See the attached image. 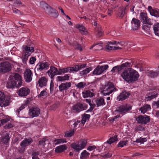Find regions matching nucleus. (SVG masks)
Listing matches in <instances>:
<instances>
[{
    "instance_id": "obj_1",
    "label": "nucleus",
    "mask_w": 159,
    "mask_h": 159,
    "mask_svg": "<svg viewBox=\"0 0 159 159\" xmlns=\"http://www.w3.org/2000/svg\"><path fill=\"white\" fill-rule=\"evenodd\" d=\"M122 78L128 83L134 82L138 80L139 76L138 72L131 68H127L121 74Z\"/></svg>"
},
{
    "instance_id": "obj_2",
    "label": "nucleus",
    "mask_w": 159,
    "mask_h": 159,
    "mask_svg": "<svg viewBox=\"0 0 159 159\" xmlns=\"http://www.w3.org/2000/svg\"><path fill=\"white\" fill-rule=\"evenodd\" d=\"M49 64L48 62L39 61L34 68L35 75L38 76L45 72L49 67Z\"/></svg>"
},
{
    "instance_id": "obj_3",
    "label": "nucleus",
    "mask_w": 159,
    "mask_h": 159,
    "mask_svg": "<svg viewBox=\"0 0 159 159\" xmlns=\"http://www.w3.org/2000/svg\"><path fill=\"white\" fill-rule=\"evenodd\" d=\"M116 91V89L115 87L113 84L108 82L105 84L103 90L102 91V93L105 96L109 95L113 92Z\"/></svg>"
},
{
    "instance_id": "obj_4",
    "label": "nucleus",
    "mask_w": 159,
    "mask_h": 159,
    "mask_svg": "<svg viewBox=\"0 0 159 159\" xmlns=\"http://www.w3.org/2000/svg\"><path fill=\"white\" fill-rule=\"evenodd\" d=\"M87 143V141L85 139H81L78 143H72L71 145V147L74 151L79 152L84 148Z\"/></svg>"
},
{
    "instance_id": "obj_5",
    "label": "nucleus",
    "mask_w": 159,
    "mask_h": 159,
    "mask_svg": "<svg viewBox=\"0 0 159 159\" xmlns=\"http://www.w3.org/2000/svg\"><path fill=\"white\" fill-rule=\"evenodd\" d=\"M131 109V107L127 104L122 105L118 107L114 111L115 115L118 113L119 115L122 114V116L128 112Z\"/></svg>"
},
{
    "instance_id": "obj_6",
    "label": "nucleus",
    "mask_w": 159,
    "mask_h": 159,
    "mask_svg": "<svg viewBox=\"0 0 159 159\" xmlns=\"http://www.w3.org/2000/svg\"><path fill=\"white\" fill-rule=\"evenodd\" d=\"M44 8L45 10L46 9V11L50 17L56 18L58 16L57 11L53 9L46 3H45L44 5Z\"/></svg>"
},
{
    "instance_id": "obj_7",
    "label": "nucleus",
    "mask_w": 159,
    "mask_h": 159,
    "mask_svg": "<svg viewBox=\"0 0 159 159\" xmlns=\"http://www.w3.org/2000/svg\"><path fill=\"white\" fill-rule=\"evenodd\" d=\"M22 54L30 56L34 51V48L31 44L24 45L22 47Z\"/></svg>"
},
{
    "instance_id": "obj_8",
    "label": "nucleus",
    "mask_w": 159,
    "mask_h": 159,
    "mask_svg": "<svg viewBox=\"0 0 159 159\" xmlns=\"http://www.w3.org/2000/svg\"><path fill=\"white\" fill-rule=\"evenodd\" d=\"M11 78L13 81L16 83L18 87H20L22 85V79L21 75L18 73H13L11 75Z\"/></svg>"
},
{
    "instance_id": "obj_9",
    "label": "nucleus",
    "mask_w": 159,
    "mask_h": 159,
    "mask_svg": "<svg viewBox=\"0 0 159 159\" xmlns=\"http://www.w3.org/2000/svg\"><path fill=\"white\" fill-rule=\"evenodd\" d=\"M88 107V105L83 103H78L73 107V109L77 112L85 110Z\"/></svg>"
},
{
    "instance_id": "obj_10",
    "label": "nucleus",
    "mask_w": 159,
    "mask_h": 159,
    "mask_svg": "<svg viewBox=\"0 0 159 159\" xmlns=\"http://www.w3.org/2000/svg\"><path fill=\"white\" fill-rule=\"evenodd\" d=\"M136 120L138 123L146 125L149 122L150 118L146 115H140L136 118Z\"/></svg>"
},
{
    "instance_id": "obj_11",
    "label": "nucleus",
    "mask_w": 159,
    "mask_h": 159,
    "mask_svg": "<svg viewBox=\"0 0 159 159\" xmlns=\"http://www.w3.org/2000/svg\"><path fill=\"white\" fill-rule=\"evenodd\" d=\"M11 68V64L5 61L0 64V72H6L10 71Z\"/></svg>"
},
{
    "instance_id": "obj_12",
    "label": "nucleus",
    "mask_w": 159,
    "mask_h": 159,
    "mask_svg": "<svg viewBox=\"0 0 159 159\" xmlns=\"http://www.w3.org/2000/svg\"><path fill=\"white\" fill-rule=\"evenodd\" d=\"M108 67L107 65L101 66H98L93 72V75H99L101 74Z\"/></svg>"
},
{
    "instance_id": "obj_13",
    "label": "nucleus",
    "mask_w": 159,
    "mask_h": 159,
    "mask_svg": "<svg viewBox=\"0 0 159 159\" xmlns=\"http://www.w3.org/2000/svg\"><path fill=\"white\" fill-rule=\"evenodd\" d=\"M140 19L143 24H147L152 25L151 20L148 18L147 14L144 12H142L140 15Z\"/></svg>"
},
{
    "instance_id": "obj_14",
    "label": "nucleus",
    "mask_w": 159,
    "mask_h": 159,
    "mask_svg": "<svg viewBox=\"0 0 159 159\" xmlns=\"http://www.w3.org/2000/svg\"><path fill=\"white\" fill-rule=\"evenodd\" d=\"M40 109L38 107H32L29 110V115L32 118L38 116L40 114Z\"/></svg>"
},
{
    "instance_id": "obj_15",
    "label": "nucleus",
    "mask_w": 159,
    "mask_h": 159,
    "mask_svg": "<svg viewBox=\"0 0 159 159\" xmlns=\"http://www.w3.org/2000/svg\"><path fill=\"white\" fill-rule=\"evenodd\" d=\"M130 93L125 90L123 91L117 97V99L119 101H123L129 97Z\"/></svg>"
},
{
    "instance_id": "obj_16",
    "label": "nucleus",
    "mask_w": 159,
    "mask_h": 159,
    "mask_svg": "<svg viewBox=\"0 0 159 159\" xmlns=\"http://www.w3.org/2000/svg\"><path fill=\"white\" fill-rule=\"evenodd\" d=\"M11 97L9 96L5 95L0 101L1 107H6L8 106L10 103Z\"/></svg>"
},
{
    "instance_id": "obj_17",
    "label": "nucleus",
    "mask_w": 159,
    "mask_h": 159,
    "mask_svg": "<svg viewBox=\"0 0 159 159\" xmlns=\"http://www.w3.org/2000/svg\"><path fill=\"white\" fill-rule=\"evenodd\" d=\"M47 73L51 79L53 78L55 75H60L61 74L58 73V70L57 68L52 66L50 67V69L48 70Z\"/></svg>"
},
{
    "instance_id": "obj_18",
    "label": "nucleus",
    "mask_w": 159,
    "mask_h": 159,
    "mask_svg": "<svg viewBox=\"0 0 159 159\" xmlns=\"http://www.w3.org/2000/svg\"><path fill=\"white\" fill-rule=\"evenodd\" d=\"M30 93V90L27 87H22L20 88L17 92L18 94L20 97L27 96Z\"/></svg>"
},
{
    "instance_id": "obj_19",
    "label": "nucleus",
    "mask_w": 159,
    "mask_h": 159,
    "mask_svg": "<svg viewBox=\"0 0 159 159\" xmlns=\"http://www.w3.org/2000/svg\"><path fill=\"white\" fill-rule=\"evenodd\" d=\"M24 79L27 82H30L32 79V73L30 69H27L24 75Z\"/></svg>"
},
{
    "instance_id": "obj_20",
    "label": "nucleus",
    "mask_w": 159,
    "mask_h": 159,
    "mask_svg": "<svg viewBox=\"0 0 159 159\" xmlns=\"http://www.w3.org/2000/svg\"><path fill=\"white\" fill-rule=\"evenodd\" d=\"M131 27L134 30H137L140 26V21L134 18L132 19L131 21Z\"/></svg>"
},
{
    "instance_id": "obj_21",
    "label": "nucleus",
    "mask_w": 159,
    "mask_h": 159,
    "mask_svg": "<svg viewBox=\"0 0 159 159\" xmlns=\"http://www.w3.org/2000/svg\"><path fill=\"white\" fill-rule=\"evenodd\" d=\"M148 11L150 15L156 17H159V9H153L151 6H148Z\"/></svg>"
},
{
    "instance_id": "obj_22",
    "label": "nucleus",
    "mask_w": 159,
    "mask_h": 159,
    "mask_svg": "<svg viewBox=\"0 0 159 159\" xmlns=\"http://www.w3.org/2000/svg\"><path fill=\"white\" fill-rule=\"evenodd\" d=\"M93 89L85 90L82 92L83 96L84 98L94 96L95 94L93 93Z\"/></svg>"
},
{
    "instance_id": "obj_23",
    "label": "nucleus",
    "mask_w": 159,
    "mask_h": 159,
    "mask_svg": "<svg viewBox=\"0 0 159 159\" xmlns=\"http://www.w3.org/2000/svg\"><path fill=\"white\" fill-rule=\"evenodd\" d=\"M71 86V83L70 82L61 83L59 86V90L61 92L67 90Z\"/></svg>"
},
{
    "instance_id": "obj_24",
    "label": "nucleus",
    "mask_w": 159,
    "mask_h": 159,
    "mask_svg": "<svg viewBox=\"0 0 159 159\" xmlns=\"http://www.w3.org/2000/svg\"><path fill=\"white\" fill-rule=\"evenodd\" d=\"M158 94V91L156 89L151 90L148 96V100H151L156 98L157 97Z\"/></svg>"
},
{
    "instance_id": "obj_25",
    "label": "nucleus",
    "mask_w": 159,
    "mask_h": 159,
    "mask_svg": "<svg viewBox=\"0 0 159 159\" xmlns=\"http://www.w3.org/2000/svg\"><path fill=\"white\" fill-rule=\"evenodd\" d=\"M118 141V136L117 135H115L111 137L108 140L104 143V146L107 143L109 144L110 145L112 143L117 142Z\"/></svg>"
},
{
    "instance_id": "obj_26",
    "label": "nucleus",
    "mask_w": 159,
    "mask_h": 159,
    "mask_svg": "<svg viewBox=\"0 0 159 159\" xmlns=\"http://www.w3.org/2000/svg\"><path fill=\"white\" fill-rule=\"evenodd\" d=\"M33 142V140L31 138L25 139L23 140L20 143V145L22 148L28 146L30 144Z\"/></svg>"
},
{
    "instance_id": "obj_27",
    "label": "nucleus",
    "mask_w": 159,
    "mask_h": 159,
    "mask_svg": "<svg viewBox=\"0 0 159 159\" xmlns=\"http://www.w3.org/2000/svg\"><path fill=\"white\" fill-rule=\"evenodd\" d=\"M10 78V80L6 84V87L7 88L13 89L15 87H16L17 88L20 87L17 86L16 84V83H15L14 81H13L11 78Z\"/></svg>"
},
{
    "instance_id": "obj_28",
    "label": "nucleus",
    "mask_w": 159,
    "mask_h": 159,
    "mask_svg": "<svg viewBox=\"0 0 159 159\" xmlns=\"http://www.w3.org/2000/svg\"><path fill=\"white\" fill-rule=\"evenodd\" d=\"M97 107L103 106L106 104L104 100L102 97H98L97 98L95 101Z\"/></svg>"
},
{
    "instance_id": "obj_29",
    "label": "nucleus",
    "mask_w": 159,
    "mask_h": 159,
    "mask_svg": "<svg viewBox=\"0 0 159 159\" xmlns=\"http://www.w3.org/2000/svg\"><path fill=\"white\" fill-rule=\"evenodd\" d=\"M76 27L79 29L81 34L84 35H86L88 34V31L85 27L82 25L77 24L76 25Z\"/></svg>"
},
{
    "instance_id": "obj_30",
    "label": "nucleus",
    "mask_w": 159,
    "mask_h": 159,
    "mask_svg": "<svg viewBox=\"0 0 159 159\" xmlns=\"http://www.w3.org/2000/svg\"><path fill=\"white\" fill-rule=\"evenodd\" d=\"M82 118L80 121L81 124H82L83 126L85 124L86 121L89 120L90 117V115L89 114H87L86 113H84L82 115Z\"/></svg>"
},
{
    "instance_id": "obj_31",
    "label": "nucleus",
    "mask_w": 159,
    "mask_h": 159,
    "mask_svg": "<svg viewBox=\"0 0 159 159\" xmlns=\"http://www.w3.org/2000/svg\"><path fill=\"white\" fill-rule=\"evenodd\" d=\"M47 80L45 77H42L39 80L38 83L39 86L41 87L46 85Z\"/></svg>"
},
{
    "instance_id": "obj_32",
    "label": "nucleus",
    "mask_w": 159,
    "mask_h": 159,
    "mask_svg": "<svg viewBox=\"0 0 159 159\" xmlns=\"http://www.w3.org/2000/svg\"><path fill=\"white\" fill-rule=\"evenodd\" d=\"M10 134L8 133H6L2 137V142L5 144H7L10 141Z\"/></svg>"
},
{
    "instance_id": "obj_33",
    "label": "nucleus",
    "mask_w": 159,
    "mask_h": 159,
    "mask_svg": "<svg viewBox=\"0 0 159 159\" xmlns=\"http://www.w3.org/2000/svg\"><path fill=\"white\" fill-rule=\"evenodd\" d=\"M67 147L65 145H62L57 147L55 149L56 152H61L66 150Z\"/></svg>"
},
{
    "instance_id": "obj_34",
    "label": "nucleus",
    "mask_w": 159,
    "mask_h": 159,
    "mask_svg": "<svg viewBox=\"0 0 159 159\" xmlns=\"http://www.w3.org/2000/svg\"><path fill=\"white\" fill-rule=\"evenodd\" d=\"M95 32L96 37L99 38L102 36L103 33L101 27L95 28Z\"/></svg>"
},
{
    "instance_id": "obj_35",
    "label": "nucleus",
    "mask_w": 159,
    "mask_h": 159,
    "mask_svg": "<svg viewBox=\"0 0 159 159\" xmlns=\"http://www.w3.org/2000/svg\"><path fill=\"white\" fill-rule=\"evenodd\" d=\"M69 76L68 75H66L64 76H59L57 77V81L64 82L66 80H69Z\"/></svg>"
},
{
    "instance_id": "obj_36",
    "label": "nucleus",
    "mask_w": 159,
    "mask_h": 159,
    "mask_svg": "<svg viewBox=\"0 0 159 159\" xmlns=\"http://www.w3.org/2000/svg\"><path fill=\"white\" fill-rule=\"evenodd\" d=\"M151 109V107L149 105L146 104L140 108V111L143 114H144L147 111Z\"/></svg>"
},
{
    "instance_id": "obj_37",
    "label": "nucleus",
    "mask_w": 159,
    "mask_h": 159,
    "mask_svg": "<svg viewBox=\"0 0 159 159\" xmlns=\"http://www.w3.org/2000/svg\"><path fill=\"white\" fill-rule=\"evenodd\" d=\"M80 122V121L79 120H72L69 122V124L72 127H73V128H75Z\"/></svg>"
},
{
    "instance_id": "obj_38",
    "label": "nucleus",
    "mask_w": 159,
    "mask_h": 159,
    "mask_svg": "<svg viewBox=\"0 0 159 159\" xmlns=\"http://www.w3.org/2000/svg\"><path fill=\"white\" fill-rule=\"evenodd\" d=\"M125 8H120L119 10V12L117 14V17L119 18H122L125 14Z\"/></svg>"
},
{
    "instance_id": "obj_39",
    "label": "nucleus",
    "mask_w": 159,
    "mask_h": 159,
    "mask_svg": "<svg viewBox=\"0 0 159 159\" xmlns=\"http://www.w3.org/2000/svg\"><path fill=\"white\" fill-rule=\"evenodd\" d=\"M53 143L55 145L59 144L61 143L66 142V139H55L53 141Z\"/></svg>"
},
{
    "instance_id": "obj_40",
    "label": "nucleus",
    "mask_w": 159,
    "mask_h": 159,
    "mask_svg": "<svg viewBox=\"0 0 159 159\" xmlns=\"http://www.w3.org/2000/svg\"><path fill=\"white\" fill-rule=\"evenodd\" d=\"M89 155V152H87L86 150H84L81 154L80 158L81 159H86Z\"/></svg>"
},
{
    "instance_id": "obj_41",
    "label": "nucleus",
    "mask_w": 159,
    "mask_h": 159,
    "mask_svg": "<svg viewBox=\"0 0 159 159\" xmlns=\"http://www.w3.org/2000/svg\"><path fill=\"white\" fill-rule=\"evenodd\" d=\"M148 75L151 77H157L159 74V72H155L151 70L148 72Z\"/></svg>"
},
{
    "instance_id": "obj_42",
    "label": "nucleus",
    "mask_w": 159,
    "mask_h": 159,
    "mask_svg": "<svg viewBox=\"0 0 159 159\" xmlns=\"http://www.w3.org/2000/svg\"><path fill=\"white\" fill-rule=\"evenodd\" d=\"M153 29L155 34L159 35V23L153 25Z\"/></svg>"
},
{
    "instance_id": "obj_43",
    "label": "nucleus",
    "mask_w": 159,
    "mask_h": 159,
    "mask_svg": "<svg viewBox=\"0 0 159 159\" xmlns=\"http://www.w3.org/2000/svg\"><path fill=\"white\" fill-rule=\"evenodd\" d=\"M106 51H109L111 50H116L120 48L119 47H116V46H111L108 45H107L106 46Z\"/></svg>"
},
{
    "instance_id": "obj_44",
    "label": "nucleus",
    "mask_w": 159,
    "mask_h": 159,
    "mask_svg": "<svg viewBox=\"0 0 159 159\" xmlns=\"http://www.w3.org/2000/svg\"><path fill=\"white\" fill-rule=\"evenodd\" d=\"M86 86V84L84 82H81L76 85V87L79 89H83Z\"/></svg>"
},
{
    "instance_id": "obj_45",
    "label": "nucleus",
    "mask_w": 159,
    "mask_h": 159,
    "mask_svg": "<svg viewBox=\"0 0 159 159\" xmlns=\"http://www.w3.org/2000/svg\"><path fill=\"white\" fill-rule=\"evenodd\" d=\"M92 69L91 67H89L85 69V70L80 72V75H86L87 73H89L91 70Z\"/></svg>"
},
{
    "instance_id": "obj_46",
    "label": "nucleus",
    "mask_w": 159,
    "mask_h": 159,
    "mask_svg": "<svg viewBox=\"0 0 159 159\" xmlns=\"http://www.w3.org/2000/svg\"><path fill=\"white\" fill-rule=\"evenodd\" d=\"M147 138H142L141 137H140L139 138L137 139L135 142L137 143H143L144 142L147 141Z\"/></svg>"
},
{
    "instance_id": "obj_47",
    "label": "nucleus",
    "mask_w": 159,
    "mask_h": 159,
    "mask_svg": "<svg viewBox=\"0 0 159 159\" xmlns=\"http://www.w3.org/2000/svg\"><path fill=\"white\" fill-rule=\"evenodd\" d=\"M128 141L127 140L126 141H120L118 144L117 145L118 147H123L124 146L126 145Z\"/></svg>"
},
{
    "instance_id": "obj_48",
    "label": "nucleus",
    "mask_w": 159,
    "mask_h": 159,
    "mask_svg": "<svg viewBox=\"0 0 159 159\" xmlns=\"http://www.w3.org/2000/svg\"><path fill=\"white\" fill-rule=\"evenodd\" d=\"M122 66L124 67V68H125V69H127L126 68H129L131 66H132V64H131V62H129V61H127L125 62V63H123L122 64Z\"/></svg>"
},
{
    "instance_id": "obj_49",
    "label": "nucleus",
    "mask_w": 159,
    "mask_h": 159,
    "mask_svg": "<svg viewBox=\"0 0 159 159\" xmlns=\"http://www.w3.org/2000/svg\"><path fill=\"white\" fill-rule=\"evenodd\" d=\"M73 46L75 49L79 50L80 51H82V47L81 45L80 44L78 43H74Z\"/></svg>"
},
{
    "instance_id": "obj_50",
    "label": "nucleus",
    "mask_w": 159,
    "mask_h": 159,
    "mask_svg": "<svg viewBox=\"0 0 159 159\" xmlns=\"http://www.w3.org/2000/svg\"><path fill=\"white\" fill-rule=\"evenodd\" d=\"M40 154V152H35L33 153L32 154V159H40L38 157Z\"/></svg>"
},
{
    "instance_id": "obj_51",
    "label": "nucleus",
    "mask_w": 159,
    "mask_h": 159,
    "mask_svg": "<svg viewBox=\"0 0 159 159\" xmlns=\"http://www.w3.org/2000/svg\"><path fill=\"white\" fill-rule=\"evenodd\" d=\"M47 139L46 138H43L40 139L39 141L38 145L41 146L42 147L44 146L45 145V141Z\"/></svg>"
},
{
    "instance_id": "obj_52",
    "label": "nucleus",
    "mask_w": 159,
    "mask_h": 159,
    "mask_svg": "<svg viewBox=\"0 0 159 159\" xmlns=\"http://www.w3.org/2000/svg\"><path fill=\"white\" fill-rule=\"evenodd\" d=\"M74 133V130H71L69 132H66L65 134V136L66 137H70L73 135Z\"/></svg>"
},
{
    "instance_id": "obj_53",
    "label": "nucleus",
    "mask_w": 159,
    "mask_h": 159,
    "mask_svg": "<svg viewBox=\"0 0 159 159\" xmlns=\"http://www.w3.org/2000/svg\"><path fill=\"white\" fill-rule=\"evenodd\" d=\"M117 73L119 74H121L123 72V70H125L124 69V67L122 66V65H120L117 66Z\"/></svg>"
},
{
    "instance_id": "obj_54",
    "label": "nucleus",
    "mask_w": 159,
    "mask_h": 159,
    "mask_svg": "<svg viewBox=\"0 0 159 159\" xmlns=\"http://www.w3.org/2000/svg\"><path fill=\"white\" fill-rule=\"evenodd\" d=\"M22 55L23 56L21 57L22 61L24 64H26L29 56L24 54H22Z\"/></svg>"
},
{
    "instance_id": "obj_55",
    "label": "nucleus",
    "mask_w": 159,
    "mask_h": 159,
    "mask_svg": "<svg viewBox=\"0 0 159 159\" xmlns=\"http://www.w3.org/2000/svg\"><path fill=\"white\" fill-rule=\"evenodd\" d=\"M78 65H76L74 66L70 67V72L74 71L76 72L78 70H80L79 67L78 66Z\"/></svg>"
},
{
    "instance_id": "obj_56",
    "label": "nucleus",
    "mask_w": 159,
    "mask_h": 159,
    "mask_svg": "<svg viewBox=\"0 0 159 159\" xmlns=\"http://www.w3.org/2000/svg\"><path fill=\"white\" fill-rule=\"evenodd\" d=\"M144 25L142 26V29H143L144 30H148L149 29V28L150 26L152 25H149L148 24H143Z\"/></svg>"
},
{
    "instance_id": "obj_57",
    "label": "nucleus",
    "mask_w": 159,
    "mask_h": 159,
    "mask_svg": "<svg viewBox=\"0 0 159 159\" xmlns=\"http://www.w3.org/2000/svg\"><path fill=\"white\" fill-rule=\"evenodd\" d=\"M144 129V128L143 126L142 125H139V126H137L135 128V130L136 132L143 131Z\"/></svg>"
},
{
    "instance_id": "obj_58",
    "label": "nucleus",
    "mask_w": 159,
    "mask_h": 159,
    "mask_svg": "<svg viewBox=\"0 0 159 159\" xmlns=\"http://www.w3.org/2000/svg\"><path fill=\"white\" fill-rule=\"evenodd\" d=\"M12 11L13 13L16 14H17L18 15H21V11L20 10L16 9V8H13Z\"/></svg>"
},
{
    "instance_id": "obj_59",
    "label": "nucleus",
    "mask_w": 159,
    "mask_h": 159,
    "mask_svg": "<svg viewBox=\"0 0 159 159\" xmlns=\"http://www.w3.org/2000/svg\"><path fill=\"white\" fill-rule=\"evenodd\" d=\"M9 120V119L8 118V117L7 116L6 118L1 120V123L2 125H3L4 123H7Z\"/></svg>"
},
{
    "instance_id": "obj_60",
    "label": "nucleus",
    "mask_w": 159,
    "mask_h": 159,
    "mask_svg": "<svg viewBox=\"0 0 159 159\" xmlns=\"http://www.w3.org/2000/svg\"><path fill=\"white\" fill-rule=\"evenodd\" d=\"M25 105L24 104L22 105L20 107H19V108L16 111L17 113L18 114V115H19V112H20V111H21L23 109L25 108Z\"/></svg>"
},
{
    "instance_id": "obj_61",
    "label": "nucleus",
    "mask_w": 159,
    "mask_h": 159,
    "mask_svg": "<svg viewBox=\"0 0 159 159\" xmlns=\"http://www.w3.org/2000/svg\"><path fill=\"white\" fill-rule=\"evenodd\" d=\"M36 61V58L35 57H31L29 60V62L30 64H33Z\"/></svg>"
},
{
    "instance_id": "obj_62",
    "label": "nucleus",
    "mask_w": 159,
    "mask_h": 159,
    "mask_svg": "<svg viewBox=\"0 0 159 159\" xmlns=\"http://www.w3.org/2000/svg\"><path fill=\"white\" fill-rule=\"evenodd\" d=\"M47 94V92L45 90H43L40 93L38 96V98H40L42 96L46 95Z\"/></svg>"
},
{
    "instance_id": "obj_63",
    "label": "nucleus",
    "mask_w": 159,
    "mask_h": 159,
    "mask_svg": "<svg viewBox=\"0 0 159 159\" xmlns=\"http://www.w3.org/2000/svg\"><path fill=\"white\" fill-rule=\"evenodd\" d=\"M113 8L111 7L108 9L107 13L108 16H111L113 12Z\"/></svg>"
},
{
    "instance_id": "obj_64",
    "label": "nucleus",
    "mask_w": 159,
    "mask_h": 159,
    "mask_svg": "<svg viewBox=\"0 0 159 159\" xmlns=\"http://www.w3.org/2000/svg\"><path fill=\"white\" fill-rule=\"evenodd\" d=\"M120 117V115H119V114L115 116L112 117L111 118L110 121H111L112 122H113L114 121H115L116 119H117L118 118Z\"/></svg>"
}]
</instances>
